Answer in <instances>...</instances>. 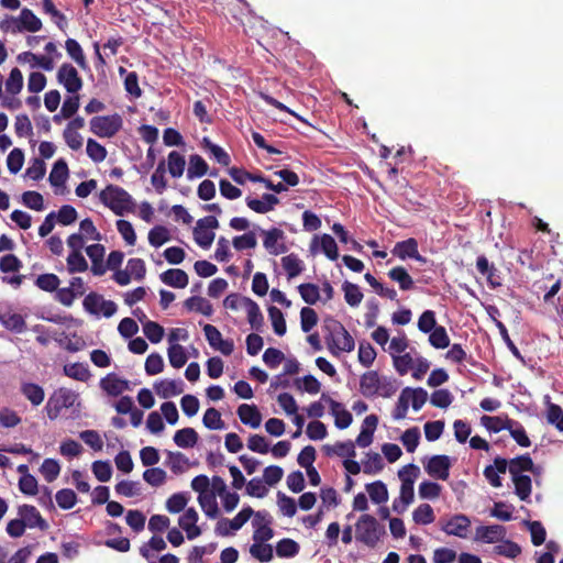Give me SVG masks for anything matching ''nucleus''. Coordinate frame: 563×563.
<instances>
[{
	"label": "nucleus",
	"instance_id": "63",
	"mask_svg": "<svg viewBox=\"0 0 563 563\" xmlns=\"http://www.w3.org/2000/svg\"><path fill=\"white\" fill-rule=\"evenodd\" d=\"M57 505L65 510L71 509L77 503V496L73 489L64 488L55 495Z\"/></svg>",
	"mask_w": 563,
	"mask_h": 563
},
{
	"label": "nucleus",
	"instance_id": "4",
	"mask_svg": "<svg viewBox=\"0 0 563 563\" xmlns=\"http://www.w3.org/2000/svg\"><path fill=\"white\" fill-rule=\"evenodd\" d=\"M99 198L101 202L117 216L133 212L135 208L132 196L125 189L117 185H108L100 191Z\"/></svg>",
	"mask_w": 563,
	"mask_h": 563
},
{
	"label": "nucleus",
	"instance_id": "20",
	"mask_svg": "<svg viewBox=\"0 0 563 563\" xmlns=\"http://www.w3.org/2000/svg\"><path fill=\"white\" fill-rule=\"evenodd\" d=\"M159 277L165 285L174 288H185L189 283L187 273L179 268L167 269Z\"/></svg>",
	"mask_w": 563,
	"mask_h": 563
},
{
	"label": "nucleus",
	"instance_id": "36",
	"mask_svg": "<svg viewBox=\"0 0 563 563\" xmlns=\"http://www.w3.org/2000/svg\"><path fill=\"white\" fill-rule=\"evenodd\" d=\"M185 307L188 310H195L203 316L210 317L213 312L212 305L203 297L192 296L185 300Z\"/></svg>",
	"mask_w": 563,
	"mask_h": 563
},
{
	"label": "nucleus",
	"instance_id": "29",
	"mask_svg": "<svg viewBox=\"0 0 563 563\" xmlns=\"http://www.w3.org/2000/svg\"><path fill=\"white\" fill-rule=\"evenodd\" d=\"M534 463L528 453L509 460V473L511 476L523 475V472L533 470Z\"/></svg>",
	"mask_w": 563,
	"mask_h": 563
},
{
	"label": "nucleus",
	"instance_id": "49",
	"mask_svg": "<svg viewBox=\"0 0 563 563\" xmlns=\"http://www.w3.org/2000/svg\"><path fill=\"white\" fill-rule=\"evenodd\" d=\"M203 147L207 148L213 158L222 166H229L231 158L229 154L219 145L212 143L208 137H203Z\"/></svg>",
	"mask_w": 563,
	"mask_h": 563
},
{
	"label": "nucleus",
	"instance_id": "55",
	"mask_svg": "<svg viewBox=\"0 0 563 563\" xmlns=\"http://www.w3.org/2000/svg\"><path fill=\"white\" fill-rule=\"evenodd\" d=\"M494 553L508 559H515L521 553V548L514 541L503 540L500 544L494 547Z\"/></svg>",
	"mask_w": 563,
	"mask_h": 563
},
{
	"label": "nucleus",
	"instance_id": "17",
	"mask_svg": "<svg viewBox=\"0 0 563 563\" xmlns=\"http://www.w3.org/2000/svg\"><path fill=\"white\" fill-rule=\"evenodd\" d=\"M246 206L256 213H267L279 203V198L273 194H263L262 200L246 197Z\"/></svg>",
	"mask_w": 563,
	"mask_h": 563
},
{
	"label": "nucleus",
	"instance_id": "61",
	"mask_svg": "<svg viewBox=\"0 0 563 563\" xmlns=\"http://www.w3.org/2000/svg\"><path fill=\"white\" fill-rule=\"evenodd\" d=\"M167 474L163 468L151 467L144 471L143 479L151 486L158 487L166 481Z\"/></svg>",
	"mask_w": 563,
	"mask_h": 563
},
{
	"label": "nucleus",
	"instance_id": "58",
	"mask_svg": "<svg viewBox=\"0 0 563 563\" xmlns=\"http://www.w3.org/2000/svg\"><path fill=\"white\" fill-rule=\"evenodd\" d=\"M511 435V438L518 443V445L522 448H528L531 445V441L526 433L525 428L519 421L511 419V427L507 429Z\"/></svg>",
	"mask_w": 563,
	"mask_h": 563
},
{
	"label": "nucleus",
	"instance_id": "32",
	"mask_svg": "<svg viewBox=\"0 0 563 563\" xmlns=\"http://www.w3.org/2000/svg\"><path fill=\"white\" fill-rule=\"evenodd\" d=\"M68 165L60 158L53 165L48 180L53 187H60L65 184L68 177Z\"/></svg>",
	"mask_w": 563,
	"mask_h": 563
},
{
	"label": "nucleus",
	"instance_id": "62",
	"mask_svg": "<svg viewBox=\"0 0 563 563\" xmlns=\"http://www.w3.org/2000/svg\"><path fill=\"white\" fill-rule=\"evenodd\" d=\"M404 446L409 453H412L416 451L419 440H420V430L417 427H412L407 429L401 438H400Z\"/></svg>",
	"mask_w": 563,
	"mask_h": 563
},
{
	"label": "nucleus",
	"instance_id": "40",
	"mask_svg": "<svg viewBox=\"0 0 563 563\" xmlns=\"http://www.w3.org/2000/svg\"><path fill=\"white\" fill-rule=\"evenodd\" d=\"M344 299L351 307H357L363 300V292L356 284L345 280L342 285Z\"/></svg>",
	"mask_w": 563,
	"mask_h": 563
},
{
	"label": "nucleus",
	"instance_id": "22",
	"mask_svg": "<svg viewBox=\"0 0 563 563\" xmlns=\"http://www.w3.org/2000/svg\"><path fill=\"white\" fill-rule=\"evenodd\" d=\"M100 386L108 395L117 397L129 389V382L111 374L100 380Z\"/></svg>",
	"mask_w": 563,
	"mask_h": 563
},
{
	"label": "nucleus",
	"instance_id": "56",
	"mask_svg": "<svg viewBox=\"0 0 563 563\" xmlns=\"http://www.w3.org/2000/svg\"><path fill=\"white\" fill-rule=\"evenodd\" d=\"M67 269L70 274L82 273L88 269V263L81 252H70L67 257Z\"/></svg>",
	"mask_w": 563,
	"mask_h": 563
},
{
	"label": "nucleus",
	"instance_id": "44",
	"mask_svg": "<svg viewBox=\"0 0 563 563\" xmlns=\"http://www.w3.org/2000/svg\"><path fill=\"white\" fill-rule=\"evenodd\" d=\"M481 423L489 431L492 432H499L501 430L510 429L511 427V419L506 417L505 419L500 417H490V416H483L481 418Z\"/></svg>",
	"mask_w": 563,
	"mask_h": 563
},
{
	"label": "nucleus",
	"instance_id": "57",
	"mask_svg": "<svg viewBox=\"0 0 563 563\" xmlns=\"http://www.w3.org/2000/svg\"><path fill=\"white\" fill-rule=\"evenodd\" d=\"M23 88V75L18 67L11 69L5 81V89L10 95H18Z\"/></svg>",
	"mask_w": 563,
	"mask_h": 563
},
{
	"label": "nucleus",
	"instance_id": "47",
	"mask_svg": "<svg viewBox=\"0 0 563 563\" xmlns=\"http://www.w3.org/2000/svg\"><path fill=\"white\" fill-rule=\"evenodd\" d=\"M250 553L262 563L269 562L274 558L273 547L268 543L255 542L251 545Z\"/></svg>",
	"mask_w": 563,
	"mask_h": 563
},
{
	"label": "nucleus",
	"instance_id": "13",
	"mask_svg": "<svg viewBox=\"0 0 563 563\" xmlns=\"http://www.w3.org/2000/svg\"><path fill=\"white\" fill-rule=\"evenodd\" d=\"M477 271L486 277L487 284L492 289H496L501 286V277L493 263H489L485 255H479L476 258Z\"/></svg>",
	"mask_w": 563,
	"mask_h": 563
},
{
	"label": "nucleus",
	"instance_id": "51",
	"mask_svg": "<svg viewBox=\"0 0 563 563\" xmlns=\"http://www.w3.org/2000/svg\"><path fill=\"white\" fill-rule=\"evenodd\" d=\"M0 321L5 329L16 333H22L26 329L25 320L19 313L2 316Z\"/></svg>",
	"mask_w": 563,
	"mask_h": 563
},
{
	"label": "nucleus",
	"instance_id": "27",
	"mask_svg": "<svg viewBox=\"0 0 563 563\" xmlns=\"http://www.w3.org/2000/svg\"><path fill=\"white\" fill-rule=\"evenodd\" d=\"M198 433L194 428L187 427L177 430L174 434V442L179 448H194L198 442Z\"/></svg>",
	"mask_w": 563,
	"mask_h": 563
},
{
	"label": "nucleus",
	"instance_id": "11",
	"mask_svg": "<svg viewBox=\"0 0 563 563\" xmlns=\"http://www.w3.org/2000/svg\"><path fill=\"white\" fill-rule=\"evenodd\" d=\"M264 235L263 245L271 255H279L287 252V246L283 242L285 233L278 228H272L269 230H261Z\"/></svg>",
	"mask_w": 563,
	"mask_h": 563
},
{
	"label": "nucleus",
	"instance_id": "45",
	"mask_svg": "<svg viewBox=\"0 0 563 563\" xmlns=\"http://www.w3.org/2000/svg\"><path fill=\"white\" fill-rule=\"evenodd\" d=\"M299 544L289 538H284L276 544V554L279 558H294L299 553Z\"/></svg>",
	"mask_w": 563,
	"mask_h": 563
},
{
	"label": "nucleus",
	"instance_id": "9",
	"mask_svg": "<svg viewBox=\"0 0 563 563\" xmlns=\"http://www.w3.org/2000/svg\"><path fill=\"white\" fill-rule=\"evenodd\" d=\"M57 81L64 86L69 93H77L82 88V79L77 69L69 63H64L57 70Z\"/></svg>",
	"mask_w": 563,
	"mask_h": 563
},
{
	"label": "nucleus",
	"instance_id": "10",
	"mask_svg": "<svg viewBox=\"0 0 563 563\" xmlns=\"http://www.w3.org/2000/svg\"><path fill=\"white\" fill-rule=\"evenodd\" d=\"M471 527V520L466 515L457 514L448 520H441V530L448 536H454L461 539L467 538Z\"/></svg>",
	"mask_w": 563,
	"mask_h": 563
},
{
	"label": "nucleus",
	"instance_id": "5",
	"mask_svg": "<svg viewBox=\"0 0 563 563\" xmlns=\"http://www.w3.org/2000/svg\"><path fill=\"white\" fill-rule=\"evenodd\" d=\"M419 473H420L419 467L412 463L404 466L398 472V476L401 481L400 495H399V501L401 503V508H398V500H394V503H393V509L397 514H402L404 511H406L407 507L413 501V498H415L413 485H415V481L418 477Z\"/></svg>",
	"mask_w": 563,
	"mask_h": 563
},
{
	"label": "nucleus",
	"instance_id": "43",
	"mask_svg": "<svg viewBox=\"0 0 563 563\" xmlns=\"http://www.w3.org/2000/svg\"><path fill=\"white\" fill-rule=\"evenodd\" d=\"M64 374L79 382H87L90 378L89 368L82 363L66 364L64 366Z\"/></svg>",
	"mask_w": 563,
	"mask_h": 563
},
{
	"label": "nucleus",
	"instance_id": "59",
	"mask_svg": "<svg viewBox=\"0 0 563 563\" xmlns=\"http://www.w3.org/2000/svg\"><path fill=\"white\" fill-rule=\"evenodd\" d=\"M169 231L163 225H156L148 232V242L154 247H159L169 241Z\"/></svg>",
	"mask_w": 563,
	"mask_h": 563
},
{
	"label": "nucleus",
	"instance_id": "31",
	"mask_svg": "<svg viewBox=\"0 0 563 563\" xmlns=\"http://www.w3.org/2000/svg\"><path fill=\"white\" fill-rule=\"evenodd\" d=\"M323 451L325 455H338V456H346V457H355V443L352 441L346 442H336L334 445H324Z\"/></svg>",
	"mask_w": 563,
	"mask_h": 563
},
{
	"label": "nucleus",
	"instance_id": "21",
	"mask_svg": "<svg viewBox=\"0 0 563 563\" xmlns=\"http://www.w3.org/2000/svg\"><path fill=\"white\" fill-rule=\"evenodd\" d=\"M155 391L162 398L180 395L184 391L183 380L163 379L154 384Z\"/></svg>",
	"mask_w": 563,
	"mask_h": 563
},
{
	"label": "nucleus",
	"instance_id": "15",
	"mask_svg": "<svg viewBox=\"0 0 563 563\" xmlns=\"http://www.w3.org/2000/svg\"><path fill=\"white\" fill-rule=\"evenodd\" d=\"M506 533V528L500 525L479 526L475 531V540L484 543H495L503 541Z\"/></svg>",
	"mask_w": 563,
	"mask_h": 563
},
{
	"label": "nucleus",
	"instance_id": "52",
	"mask_svg": "<svg viewBox=\"0 0 563 563\" xmlns=\"http://www.w3.org/2000/svg\"><path fill=\"white\" fill-rule=\"evenodd\" d=\"M267 311L269 319L272 321L274 332L279 336L284 335L286 333L287 327L284 314L280 311V309H278L275 306H271L268 307Z\"/></svg>",
	"mask_w": 563,
	"mask_h": 563
},
{
	"label": "nucleus",
	"instance_id": "41",
	"mask_svg": "<svg viewBox=\"0 0 563 563\" xmlns=\"http://www.w3.org/2000/svg\"><path fill=\"white\" fill-rule=\"evenodd\" d=\"M166 464L169 466L174 474H181L185 472L186 466L189 464V460L181 452L167 451Z\"/></svg>",
	"mask_w": 563,
	"mask_h": 563
},
{
	"label": "nucleus",
	"instance_id": "30",
	"mask_svg": "<svg viewBox=\"0 0 563 563\" xmlns=\"http://www.w3.org/2000/svg\"><path fill=\"white\" fill-rule=\"evenodd\" d=\"M418 251V242L413 238L399 241L395 244L391 253L400 260L411 258Z\"/></svg>",
	"mask_w": 563,
	"mask_h": 563
},
{
	"label": "nucleus",
	"instance_id": "2",
	"mask_svg": "<svg viewBox=\"0 0 563 563\" xmlns=\"http://www.w3.org/2000/svg\"><path fill=\"white\" fill-rule=\"evenodd\" d=\"M360 393L365 398L376 396L389 398L396 393V386L388 377L380 376L377 371H367L360 377Z\"/></svg>",
	"mask_w": 563,
	"mask_h": 563
},
{
	"label": "nucleus",
	"instance_id": "33",
	"mask_svg": "<svg viewBox=\"0 0 563 563\" xmlns=\"http://www.w3.org/2000/svg\"><path fill=\"white\" fill-rule=\"evenodd\" d=\"M198 503L207 517L214 519L219 516L220 511L214 492L198 496Z\"/></svg>",
	"mask_w": 563,
	"mask_h": 563
},
{
	"label": "nucleus",
	"instance_id": "53",
	"mask_svg": "<svg viewBox=\"0 0 563 563\" xmlns=\"http://www.w3.org/2000/svg\"><path fill=\"white\" fill-rule=\"evenodd\" d=\"M203 426L209 430H221L224 428V422L221 413L216 408H208L202 418Z\"/></svg>",
	"mask_w": 563,
	"mask_h": 563
},
{
	"label": "nucleus",
	"instance_id": "34",
	"mask_svg": "<svg viewBox=\"0 0 563 563\" xmlns=\"http://www.w3.org/2000/svg\"><path fill=\"white\" fill-rule=\"evenodd\" d=\"M365 488L374 504L380 505L388 500L387 486L382 481L366 484Z\"/></svg>",
	"mask_w": 563,
	"mask_h": 563
},
{
	"label": "nucleus",
	"instance_id": "8",
	"mask_svg": "<svg viewBox=\"0 0 563 563\" xmlns=\"http://www.w3.org/2000/svg\"><path fill=\"white\" fill-rule=\"evenodd\" d=\"M85 310L91 314H103L106 318L112 317L117 312V305L112 300H106L97 292H89L84 301Z\"/></svg>",
	"mask_w": 563,
	"mask_h": 563
},
{
	"label": "nucleus",
	"instance_id": "1",
	"mask_svg": "<svg viewBox=\"0 0 563 563\" xmlns=\"http://www.w3.org/2000/svg\"><path fill=\"white\" fill-rule=\"evenodd\" d=\"M324 341L330 353L339 356L341 352H352L355 342L344 325L332 317H327L322 323Z\"/></svg>",
	"mask_w": 563,
	"mask_h": 563
},
{
	"label": "nucleus",
	"instance_id": "14",
	"mask_svg": "<svg viewBox=\"0 0 563 563\" xmlns=\"http://www.w3.org/2000/svg\"><path fill=\"white\" fill-rule=\"evenodd\" d=\"M321 400L330 405L331 413L334 416L335 427L339 429H346L353 420L350 411L343 408L342 404L332 399L329 395L322 394Z\"/></svg>",
	"mask_w": 563,
	"mask_h": 563
},
{
	"label": "nucleus",
	"instance_id": "38",
	"mask_svg": "<svg viewBox=\"0 0 563 563\" xmlns=\"http://www.w3.org/2000/svg\"><path fill=\"white\" fill-rule=\"evenodd\" d=\"M208 164L206 161L198 154L190 155L189 157V167L187 169V177L189 179L196 177H202L208 173Z\"/></svg>",
	"mask_w": 563,
	"mask_h": 563
},
{
	"label": "nucleus",
	"instance_id": "19",
	"mask_svg": "<svg viewBox=\"0 0 563 563\" xmlns=\"http://www.w3.org/2000/svg\"><path fill=\"white\" fill-rule=\"evenodd\" d=\"M236 412L243 424L254 429L261 426L262 415L255 405L242 404Z\"/></svg>",
	"mask_w": 563,
	"mask_h": 563
},
{
	"label": "nucleus",
	"instance_id": "46",
	"mask_svg": "<svg viewBox=\"0 0 563 563\" xmlns=\"http://www.w3.org/2000/svg\"><path fill=\"white\" fill-rule=\"evenodd\" d=\"M167 354L170 365L175 368L183 367L188 361L186 351L180 344H170Z\"/></svg>",
	"mask_w": 563,
	"mask_h": 563
},
{
	"label": "nucleus",
	"instance_id": "25",
	"mask_svg": "<svg viewBox=\"0 0 563 563\" xmlns=\"http://www.w3.org/2000/svg\"><path fill=\"white\" fill-rule=\"evenodd\" d=\"M282 266L285 269L288 279L297 277L305 269L303 262L295 253L282 257Z\"/></svg>",
	"mask_w": 563,
	"mask_h": 563
},
{
	"label": "nucleus",
	"instance_id": "54",
	"mask_svg": "<svg viewBox=\"0 0 563 563\" xmlns=\"http://www.w3.org/2000/svg\"><path fill=\"white\" fill-rule=\"evenodd\" d=\"M430 344L435 349H445L450 345V338L443 325L434 328L429 335Z\"/></svg>",
	"mask_w": 563,
	"mask_h": 563
},
{
	"label": "nucleus",
	"instance_id": "50",
	"mask_svg": "<svg viewBox=\"0 0 563 563\" xmlns=\"http://www.w3.org/2000/svg\"><path fill=\"white\" fill-rule=\"evenodd\" d=\"M302 300L308 305H314L320 299V288L312 283H305L298 286Z\"/></svg>",
	"mask_w": 563,
	"mask_h": 563
},
{
	"label": "nucleus",
	"instance_id": "48",
	"mask_svg": "<svg viewBox=\"0 0 563 563\" xmlns=\"http://www.w3.org/2000/svg\"><path fill=\"white\" fill-rule=\"evenodd\" d=\"M412 519L417 525H429L434 521L435 516L429 504H421L413 510Z\"/></svg>",
	"mask_w": 563,
	"mask_h": 563
},
{
	"label": "nucleus",
	"instance_id": "24",
	"mask_svg": "<svg viewBox=\"0 0 563 563\" xmlns=\"http://www.w3.org/2000/svg\"><path fill=\"white\" fill-rule=\"evenodd\" d=\"M20 391L34 407L40 406L45 398L43 387L35 383H22Z\"/></svg>",
	"mask_w": 563,
	"mask_h": 563
},
{
	"label": "nucleus",
	"instance_id": "39",
	"mask_svg": "<svg viewBox=\"0 0 563 563\" xmlns=\"http://www.w3.org/2000/svg\"><path fill=\"white\" fill-rule=\"evenodd\" d=\"M186 161L185 157L177 151H172L167 157V167L169 174L174 178H179L185 170Z\"/></svg>",
	"mask_w": 563,
	"mask_h": 563
},
{
	"label": "nucleus",
	"instance_id": "26",
	"mask_svg": "<svg viewBox=\"0 0 563 563\" xmlns=\"http://www.w3.org/2000/svg\"><path fill=\"white\" fill-rule=\"evenodd\" d=\"M515 494L521 501H529L532 492V481L528 475L511 476Z\"/></svg>",
	"mask_w": 563,
	"mask_h": 563
},
{
	"label": "nucleus",
	"instance_id": "64",
	"mask_svg": "<svg viewBox=\"0 0 563 563\" xmlns=\"http://www.w3.org/2000/svg\"><path fill=\"white\" fill-rule=\"evenodd\" d=\"M547 420L550 424L555 426V428L563 432V410L556 405L550 402L547 410Z\"/></svg>",
	"mask_w": 563,
	"mask_h": 563
},
{
	"label": "nucleus",
	"instance_id": "23",
	"mask_svg": "<svg viewBox=\"0 0 563 563\" xmlns=\"http://www.w3.org/2000/svg\"><path fill=\"white\" fill-rule=\"evenodd\" d=\"M388 277L399 285L404 291L411 290L415 287V282L404 266H396L389 269Z\"/></svg>",
	"mask_w": 563,
	"mask_h": 563
},
{
	"label": "nucleus",
	"instance_id": "7",
	"mask_svg": "<svg viewBox=\"0 0 563 563\" xmlns=\"http://www.w3.org/2000/svg\"><path fill=\"white\" fill-rule=\"evenodd\" d=\"M75 398L76 395L67 388L55 390L45 405L47 417L51 420H55L60 415L62 409L74 405Z\"/></svg>",
	"mask_w": 563,
	"mask_h": 563
},
{
	"label": "nucleus",
	"instance_id": "18",
	"mask_svg": "<svg viewBox=\"0 0 563 563\" xmlns=\"http://www.w3.org/2000/svg\"><path fill=\"white\" fill-rule=\"evenodd\" d=\"M242 302L247 312V321L255 331H262L264 327V317L258 305L249 297H242Z\"/></svg>",
	"mask_w": 563,
	"mask_h": 563
},
{
	"label": "nucleus",
	"instance_id": "28",
	"mask_svg": "<svg viewBox=\"0 0 563 563\" xmlns=\"http://www.w3.org/2000/svg\"><path fill=\"white\" fill-rule=\"evenodd\" d=\"M19 23L22 32L27 31L35 33L42 29V21L33 13L32 10L23 8L19 15Z\"/></svg>",
	"mask_w": 563,
	"mask_h": 563
},
{
	"label": "nucleus",
	"instance_id": "37",
	"mask_svg": "<svg viewBox=\"0 0 563 563\" xmlns=\"http://www.w3.org/2000/svg\"><path fill=\"white\" fill-rule=\"evenodd\" d=\"M402 391L416 411L420 410L428 400V393L421 387H406Z\"/></svg>",
	"mask_w": 563,
	"mask_h": 563
},
{
	"label": "nucleus",
	"instance_id": "16",
	"mask_svg": "<svg viewBox=\"0 0 563 563\" xmlns=\"http://www.w3.org/2000/svg\"><path fill=\"white\" fill-rule=\"evenodd\" d=\"M19 515L22 521H25V526L29 528H38L42 531L48 529V523L42 517L36 507L32 505H22L19 507Z\"/></svg>",
	"mask_w": 563,
	"mask_h": 563
},
{
	"label": "nucleus",
	"instance_id": "42",
	"mask_svg": "<svg viewBox=\"0 0 563 563\" xmlns=\"http://www.w3.org/2000/svg\"><path fill=\"white\" fill-rule=\"evenodd\" d=\"M65 48L69 57L81 68L87 66L86 56L80 44L74 38H67Z\"/></svg>",
	"mask_w": 563,
	"mask_h": 563
},
{
	"label": "nucleus",
	"instance_id": "6",
	"mask_svg": "<svg viewBox=\"0 0 563 563\" xmlns=\"http://www.w3.org/2000/svg\"><path fill=\"white\" fill-rule=\"evenodd\" d=\"M123 126V119L119 113L110 115H96L89 121L91 133L101 139H111Z\"/></svg>",
	"mask_w": 563,
	"mask_h": 563
},
{
	"label": "nucleus",
	"instance_id": "3",
	"mask_svg": "<svg viewBox=\"0 0 563 563\" xmlns=\"http://www.w3.org/2000/svg\"><path fill=\"white\" fill-rule=\"evenodd\" d=\"M385 534V527L372 515H361L355 523V540L371 549L376 548Z\"/></svg>",
	"mask_w": 563,
	"mask_h": 563
},
{
	"label": "nucleus",
	"instance_id": "12",
	"mask_svg": "<svg viewBox=\"0 0 563 563\" xmlns=\"http://www.w3.org/2000/svg\"><path fill=\"white\" fill-rule=\"evenodd\" d=\"M450 468V457L444 454L431 456L424 465V470L429 476L441 481H446L449 478Z\"/></svg>",
	"mask_w": 563,
	"mask_h": 563
},
{
	"label": "nucleus",
	"instance_id": "60",
	"mask_svg": "<svg viewBox=\"0 0 563 563\" xmlns=\"http://www.w3.org/2000/svg\"><path fill=\"white\" fill-rule=\"evenodd\" d=\"M86 152L95 163L103 162L108 154L106 147L93 139H88Z\"/></svg>",
	"mask_w": 563,
	"mask_h": 563
},
{
	"label": "nucleus",
	"instance_id": "35",
	"mask_svg": "<svg viewBox=\"0 0 563 563\" xmlns=\"http://www.w3.org/2000/svg\"><path fill=\"white\" fill-rule=\"evenodd\" d=\"M363 472L367 475H375L383 471L384 462L382 456L376 452H367L362 461Z\"/></svg>",
	"mask_w": 563,
	"mask_h": 563
}]
</instances>
